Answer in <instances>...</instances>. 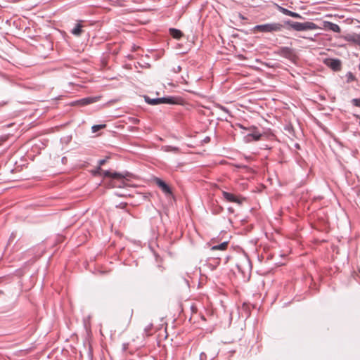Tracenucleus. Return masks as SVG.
Wrapping results in <instances>:
<instances>
[{"mask_svg": "<svg viewBox=\"0 0 360 360\" xmlns=\"http://www.w3.org/2000/svg\"><path fill=\"white\" fill-rule=\"evenodd\" d=\"M285 24L295 31L301 32L306 30H314L318 28V26L313 22H299L290 20L285 21Z\"/></svg>", "mask_w": 360, "mask_h": 360, "instance_id": "f257e3e1", "label": "nucleus"}, {"mask_svg": "<svg viewBox=\"0 0 360 360\" xmlns=\"http://www.w3.org/2000/svg\"><path fill=\"white\" fill-rule=\"evenodd\" d=\"M283 25L279 22H271L263 25H257L254 27V32H276L283 30Z\"/></svg>", "mask_w": 360, "mask_h": 360, "instance_id": "f03ea898", "label": "nucleus"}, {"mask_svg": "<svg viewBox=\"0 0 360 360\" xmlns=\"http://www.w3.org/2000/svg\"><path fill=\"white\" fill-rule=\"evenodd\" d=\"M240 127L248 131L247 134L244 136V140L246 143L259 141L262 137V133L258 128L255 126H250L248 127L240 125Z\"/></svg>", "mask_w": 360, "mask_h": 360, "instance_id": "7ed1b4c3", "label": "nucleus"}, {"mask_svg": "<svg viewBox=\"0 0 360 360\" xmlns=\"http://www.w3.org/2000/svg\"><path fill=\"white\" fill-rule=\"evenodd\" d=\"M145 101L150 105H158L161 103L174 104L175 103L174 98L173 97H162L158 98H150L148 96H145Z\"/></svg>", "mask_w": 360, "mask_h": 360, "instance_id": "20e7f679", "label": "nucleus"}, {"mask_svg": "<svg viewBox=\"0 0 360 360\" xmlns=\"http://www.w3.org/2000/svg\"><path fill=\"white\" fill-rule=\"evenodd\" d=\"M324 64L334 71H339L341 69L342 63L338 58H326Z\"/></svg>", "mask_w": 360, "mask_h": 360, "instance_id": "39448f33", "label": "nucleus"}, {"mask_svg": "<svg viewBox=\"0 0 360 360\" xmlns=\"http://www.w3.org/2000/svg\"><path fill=\"white\" fill-rule=\"evenodd\" d=\"M155 184L162 190L166 195H172V189L170 187L161 179L155 177L154 179Z\"/></svg>", "mask_w": 360, "mask_h": 360, "instance_id": "423d86ee", "label": "nucleus"}, {"mask_svg": "<svg viewBox=\"0 0 360 360\" xmlns=\"http://www.w3.org/2000/svg\"><path fill=\"white\" fill-rule=\"evenodd\" d=\"M222 195L224 198L228 202H235L239 205H241L243 202V200L240 199L238 197L231 193L222 191Z\"/></svg>", "mask_w": 360, "mask_h": 360, "instance_id": "0eeeda50", "label": "nucleus"}, {"mask_svg": "<svg viewBox=\"0 0 360 360\" xmlns=\"http://www.w3.org/2000/svg\"><path fill=\"white\" fill-rule=\"evenodd\" d=\"M342 38L348 41L360 46V34H348L342 37Z\"/></svg>", "mask_w": 360, "mask_h": 360, "instance_id": "6e6552de", "label": "nucleus"}, {"mask_svg": "<svg viewBox=\"0 0 360 360\" xmlns=\"http://www.w3.org/2000/svg\"><path fill=\"white\" fill-rule=\"evenodd\" d=\"M323 27L326 30H329L334 32L340 33L341 32V29L338 25L329 21H324Z\"/></svg>", "mask_w": 360, "mask_h": 360, "instance_id": "1a4fd4ad", "label": "nucleus"}, {"mask_svg": "<svg viewBox=\"0 0 360 360\" xmlns=\"http://www.w3.org/2000/svg\"><path fill=\"white\" fill-rule=\"evenodd\" d=\"M100 96H91L82 98L77 101V103L82 105H86L99 101Z\"/></svg>", "mask_w": 360, "mask_h": 360, "instance_id": "9d476101", "label": "nucleus"}, {"mask_svg": "<svg viewBox=\"0 0 360 360\" xmlns=\"http://www.w3.org/2000/svg\"><path fill=\"white\" fill-rule=\"evenodd\" d=\"M82 27H83V25L82 24V21H79V22H77L75 27L72 29V30L70 31V32L74 35V36H76V37H79L82 34V33L83 32V30H82Z\"/></svg>", "mask_w": 360, "mask_h": 360, "instance_id": "9b49d317", "label": "nucleus"}, {"mask_svg": "<svg viewBox=\"0 0 360 360\" xmlns=\"http://www.w3.org/2000/svg\"><path fill=\"white\" fill-rule=\"evenodd\" d=\"M279 53L287 58H289L292 55V50L289 47H281L279 50Z\"/></svg>", "mask_w": 360, "mask_h": 360, "instance_id": "f8f14e48", "label": "nucleus"}, {"mask_svg": "<svg viewBox=\"0 0 360 360\" xmlns=\"http://www.w3.org/2000/svg\"><path fill=\"white\" fill-rule=\"evenodd\" d=\"M162 150L167 153L172 152V153H176L179 151V148L171 146H164L162 147Z\"/></svg>", "mask_w": 360, "mask_h": 360, "instance_id": "ddd939ff", "label": "nucleus"}, {"mask_svg": "<svg viewBox=\"0 0 360 360\" xmlns=\"http://www.w3.org/2000/svg\"><path fill=\"white\" fill-rule=\"evenodd\" d=\"M169 32L171 35L175 39H180L182 37V32L179 30L171 28Z\"/></svg>", "mask_w": 360, "mask_h": 360, "instance_id": "4468645a", "label": "nucleus"}, {"mask_svg": "<svg viewBox=\"0 0 360 360\" xmlns=\"http://www.w3.org/2000/svg\"><path fill=\"white\" fill-rule=\"evenodd\" d=\"M228 246V242H224L219 245L212 246V250H225Z\"/></svg>", "mask_w": 360, "mask_h": 360, "instance_id": "2eb2a0df", "label": "nucleus"}, {"mask_svg": "<svg viewBox=\"0 0 360 360\" xmlns=\"http://www.w3.org/2000/svg\"><path fill=\"white\" fill-rule=\"evenodd\" d=\"M104 176H110V177H112L113 179H121L122 177V175L121 174H119V173H117V172L111 173L109 171H105L104 172Z\"/></svg>", "mask_w": 360, "mask_h": 360, "instance_id": "dca6fc26", "label": "nucleus"}, {"mask_svg": "<svg viewBox=\"0 0 360 360\" xmlns=\"http://www.w3.org/2000/svg\"><path fill=\"white\" fill-rule=\"evenodd\" d=\"M105 127V124H96V125H94L91 127L92 132L93 133H96L98 131H99L100 129H103Z\"/></svg>", "mask_w": 360, "mask_h": 360, "instance_id": "f3484780", "label": "nucleus"}, {"mask_svg": "<svg viewBox=\"0 0 360 360\" xmlns=\"http://www.w3.org/2000/svg\"><path fill=\"white\" fill-rule=\"evenodd\" d=\"M278 11L281 13H282L283 14L288 15V16H290V12H291V11H290L285 8L281 7V6H278Z\"/></svg>", "mask_w": 360, "mask_h": 360, "instance_id": "a211bd4d", "label": "nucleus"}, {"mask_svg": "<svg viewBox=\"0 0 360 360\" xmlns=\"http://www.w3.org/2000/svg\"><path fill=\"white\" fill-rule=\"evenodd\" d=\"M347 82H353L356 79V77L355 76L350 72H349L347 75Z\"/></svg>", "mask_w": 360, "mask_h": 360, "instance_id": "6ab92c4d", "label": "nucleus"}, {"mask_svg": "<svg viewBox=\"0 0 360 360\" xmlns=\"http://www.w3.org/2000/svg\"><path fill=\"white\" fill-rule=\"evenodd\" d=\"M290 16L294 18H297V19H302V18H303L302 16L300 14H299L297 13H295V12H293V11L290 12Z\"/></svg>", "mask_w": 360, "mask_h": 360, "instance_id": "aec40b11", "label": "nucleus"}, {"mask_svg": "<svg viewBox=\"0 0 360 360\" xmlns=\"http://www.w3.org/2000/svg\"><path fill=\"white\" fill-rule=\"evenodd\" d=\"M352 103L356 107H360V98H354L352 100Z\"/></svg>", "mask_w": 360, "mask_h": 360, "instance_id": "412c9836", "label": "nucleus"}, {"mask_svg": "<svg viewBox=\"0 0 360 360\" xmlns=\"http://www.w3.org/2000/svg\"><path fill=\"white\" fill-rule=\"evenodd\" d=\"M152 326H153V324L150 323V324H149L148 326H146L145 328L144 331H145V333H146V335H150V330H151Z\"/></svg>", "mask_w": 360, "mask_h": 360, "instance_id": "4be33fe9", "label": "nucleus"}, {"mask_svg": "<svg viewBox=\"0 0 360 360\" xmlns=\"http://www.w3.org/2000/svg\"><path fill=\"white\" fill-rule=\"evenodd\" d=\"M200 360H207V355L204 352H201L200 354Z\"/></svg>", "mask_w": 360, "mask_h": 360, "instance_id": "5701e85b", "label": "nucleus"}, {"mask_svg": "<svg viewBox=\"0 0 360 360\" xmlns=\"http://www.w3.org/2000/svg\"><path fill=\"white\" fill-rule=\"evenodd\" d=\"M181 70V68L179 65L173 68V72L175 73L179 72Z\"/></svg>", "mask_w": 360, "mask_h": 360, "instance_id": "b1692460", "label": "nucleus"}, {"mask_svg": "<svg viewBox=\"0 0 360 360\" xmlns=\"http://www.w3.org/2000/svg\"><path fill=\"white\" fill-rule=\"evenodd\" d=\"M131 122H132L133 124H139V119H137V118L133 117V118L131 119Z\"/></svg>", "mask_w": 360, "mask_h": 360, "instance_id": "393cba45", "label": "nucleus"}, {"mask_svg": "<svg viewBox=\"0 0 360 360\" xmlns=\"http://www.w3.org/2000/svg\"><path fill=\"white\" fill-rule=\"evenodd\" d=\"M106 162V160L102 159L98 161L99 167L102 165H103Z\"/></svg>", "mask_w": 360, "mask_h": 360, "instance_id": "a878e982", "label": "nucleus"}, {"mask_svg": "<svg viewBox=\"0 0 360 360\" xmlns=\"http://www.w3.org/2000/svg\"><path fill=\"white\" fill-rule=\"evenodd\" d=\"M220 109H221L222 111H224V112H226V113H229V110H228L226 107L221 106V107H220Z\"/></svg>", "mask_w": 360, "mask_h": 360, "instance_id": "bb28decb", "label": "nucleus"}, {"mask_svg": "<svg viewBox=\"0 0 360 360\" xmlns=\"http://www.w3.org/2000/svg\"><path fill=\"white\" fill-rule=\"evenodd\" d=\"M6 140V136L1 137V141H5Z\"/></svg>", "mask_w": 360, "mask_h": 360, "instance_id": "cd10ccee", "label": "nucleus"}]
</instances>
